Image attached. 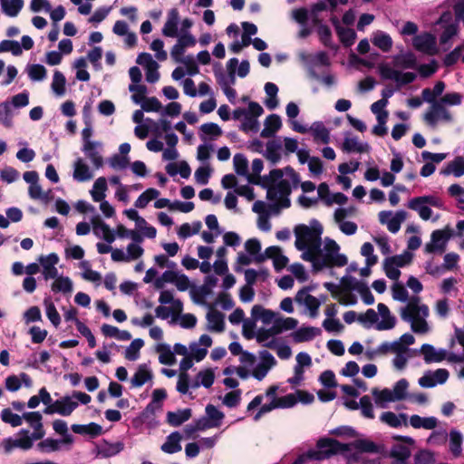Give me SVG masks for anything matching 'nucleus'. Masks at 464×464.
Returning a JSON list of instances; mask_svg holds the SVG:
<instances>
[{"label":"nucleus","instance_id":"603ef678","mask_svg":"<svg viewBox=\"0 0 464 464\" xmlns=\"http://www.w3.org/2000/svg\"><path fill=\"white\" fill-rule=\"evenodd\" d=\"M297 320L292 317L287 318H276L274 320L273 324L276 328L278 334L283 333L284 331L293 330L297 326Z\"/></svg>","mask_w":464,"mask_h":464},{"label":"nucleus","instance_id":"6e6552de","mask_svg":"<svg viewBox=\"0 0 464 464\" xmlns=\"http://www.w3.org/2000/svg\"><path fill=\"white\" fill-rule=\"evenodd\" d=\"M18 435H20L18 439L7 438L3 440L2 445L5 453H10L14 448L28 450L33 447L34 441L37 440L34 438V432L30 434V431L25 429L20 430Z\"/></svg>","mask_w":464,"mask_h":464},{"label":"nucleus","instance_id":"8fccbe9b","mask_svg":"<svg viewBox=\"0 0 464 464\" xmlns=\"http://www.w3.org/2000/svg\"><path fill=\"white\" fill-rule=\"evenodd\" d=\"M406 218L407 212L405 210L397 211L386 225L388 230L393 234L397 233L401 228V223L404 222Z\"/></svg>","mask_w":464,"mask_h":464},{"label":"nucleus","instance_id":"c03bdc74","mask_svg":"<svg viewBox=\"0 0 464 464\" xmlns=\"http://www.w3.org/2000/svg\"><path fill=\"white\" fill-rule=\"evenodd\" d=\"M370 146L367 143H360L356 138H345L343 143V150L347 152H364L368 151Z\"/></svg>","mask_w":464,"mask_h":464},{"label":"nucleus","instance_id":"dca6fc26","mask_svg":"<svg viewBox=\"0 0 464 464\" xmlns=\"http://www.w3.org/2000/svg\"><path fill=\"white\" fill-rule=\"evenodd\" d=\"M42 419V414L39 411H30L23 414V420H26L34 429V438L36 440H42L45 435Z\"/></svg>","mask_w":464,"mask_h":464},{"label":"nucleus","instance_id":"c9c22d12","mask_svg":"<svg viewBox=\"0 0 464 464\" xmlns=\"http://www.w3.org/2000/svg\"><path fill=\"white\" fill-rule=\"evenodd\" d=\"M441 174L447 176L453 174L459 178L464 175V159L462 157H457L454 160L450 162L447 167L441 170Z\"/></svg>","mask_w":464,"mask_h":464},{"label":"nucleus","instance_id":"13d9d810","mask_svg":"<svg viewBox=\"0 0 464 464\" xmlns=\"http://www.w3.org/2000/svg\"><path fill=\"white\" fill-rule=\"evenodd\" d=\"M302 251L301 258L304 261L311 262L314 271H321L320 267L317 266V261H319V249H314L312 246H308Z\"/></svg>","mask_w":464,"mask_h":464},{"label":"nucleus","instance_id":"1a4fd4ad","mask_svg":"<svg viewBox=\"0 0 464 464\" xmlns=\"http://www.w3.org/2000/svg\"><path fill=\"white\" fill-rule=\"evenodd\" d=\"M453 230L447 226L444 229H437L431 233L430 242L425 246V252L434 253L436 251H444L446 244L452 237Z\"/></svg>","mask_w":464,"mask_h":464},{"label":"nucleus","instance_id":"5fc2aeb1","mask_svg":"<svg viewBox=\"0 0 464 464\" xmlns=\"http://www.w3.org/2000/svg\"><path fill=\"white\" fill-rule=\"evenodd\" d=\"M65 83L66 79L64 75L61 72L55 71L52 82V90L53 92L59 96L63 95L65 92Z\"/></svg>","mask_w":464,"mask_h":464},{"label":"nucleus","instance_id":"3c124183","mask_svg":"<svg viewBox=\"0 0 464 464\" xmlns=\"http://www.w3.org/2000/svg\"><path fill=\"white\" fill-rule=\"evenodd\" d=\"M0 123L7 128L13 125L12 106L7 102L0 103Z\"/></svg>","mask_w":464,"mask_h":464},{"label":"nucleus","instance_id":"49530a36","mask_svg":"<svg viewBox=\"0 0 464 464\" xmlns=\"http://www.w3.org/2000/svg\"><path fill=\"white\" fill-rule=\"evenodd\" d=\"M234 169L237 175L247 178L248 173V160L244 154L237 153L233 159Z\"/></svg>","mask_w":464,"mask_h":464},{"label":"nucleus","instance_id":"bf43d9fd","mask_svg":"<svg viewBox=\"0 0 464 464\" xmlns=\"http://www.w3.org/2000/svg\"><path fill=\"white\" fill-rule=\"evenodd\" d=\"M61 440L54 439H45L37 444V449L44 453H50L60 450Z\"/></svg>","mask_w":464,"mask_h":464},{"label":"nucleus","instance_id":"052dcab7","mask_svg":"<svg viewBox=\"0 0 464 464\" xmlns=\"http://www.w3.org/2000/svg\"><path fill=\"white\" fill-rule=\"evenodd\" d=\"M44 303L46 308V315L48 319L53 324V326L57 327L61 323V316L49 298H45Z\"/></svg>","mask_w":464,"mask_h":464},{"label":"nucleus","instance_id":"4be33fe9","mask_svg":"<svg viewBox=\"0 0 464 464\" xmlns=\"http://www.w3.org/2000/svg\"><path fill=\"white\" fill-rule=\"evenodd\" d=\"M264 125L265 127L260 133L261 137H274L276 132L282 127L281 118L277 114H271L266 117Z\"/></svg>","mask_w":464,"mask_h":464},{"label":"nucleus","instance_id":"473e14b6","mask_svg":"<svg viewBox=\"0 0 464 464\" xmlns=\"http://www.w3.org/2000/svg\"><path fill=\"white\" fill-rule=\"evenodd\" d=\"M372 43L374 46L378 47L382 52H389L392 47V37L388 34L382 31L375 33L373 38L372 39Z\"/></svg>","mask_w":464,"mask_h":464},{"label":"nucleus","instance_id":"de8ad7c7","mask_svg":"<svg viewBox=\"0 0 464 464\" xmlns=\"http://www.w3.org/2000/svg\"><path fill=\"white\" fill-rule=\"evenodd\" d=\"M144 345V342L140 338L133 340L126 348L124 355L129 361H136L140 356V350Z\"/></svg>","mask_w":464,"mask_h":464},{"label":"nucleus","instance_id":"6ab92c4d","mask_svg":"<svg viewBox=\"0 0 464 464\" xmlns=\"http://www.w3.org/2000/svg\"><path fill=\"white\" fill-rule=\"evenodd\" d=\"M179 22V14L177 9H171L167 17V21L162 28V34L167 37L178 36V24Z\"/></svg>","mask_w":464,"mask_h":464},{"label":"nucleus","instance_id":"6e6d98bb","mask_svg":"<svg viewBox=\"0 0 464 464\" xmlns=\"http://www.w3.org/2000/svg\"><path fill=\"white\" fill-rule=\"evenodd\" d=\"M1 419L4 422L10 424L12 427H18L23 423V415L20 416L14 413L10 409L6 408L1 411Z\"/></svg>","mask_w":464,"mask_h":464},{"label":"nucleus","instance_id":"4468645a","mask_svg":"<svg viewBox=\"0 0 464 464\" xmlns=\"http://www.w3.org/2000/svg\"><path fill=\"white\" fill-rule=\"evenodd\" d=\"M39 262L43 266V275L45 280L57 277L58 270L55 265L59 262V257L56 254L52 253L48 256H42L39 257Z\"/></svg>","mask_w":464,"mask_h":464},{"label":"nucleus","instance_id":"b1692460","mask_svg":"<svg viewBox=\"0 0 464 464\" xmlns=\"http://www.w3.org/2000/svg\"><path fill=\"white\" fill-rule=\"evenodd\" d=\"M225 314L218 310H210L207 314L208 329L209 331L221 333L225 329Z\"/></svg>","mask_w":464,"mask_h":464},{"label":"nucleus","instance_id":"4c0bfd02","mask_svg":"<svg viewBox=\"0 0 464 464\" xmlns=\"http://www.w3.org/2000/svg\"><path fill=\"white\" fill-rule=\"evenodd\" d=\"M107 180L104 177L98 178L91 190V195L95 202H100L105 198V191L107 190Z\"/></svg>","mask_w":464,"mask_h":464},{"label":"nucleus","instance_id":"a19ab883","mask_svg":"<svg viewBox=\"0 0 464 464\" xmlns=\"http://www.w3.org/2000/svg\"><path fill=\"white\" fill-rule=\"evenodd\" d=\"M123 443L120 441L115 443L105 442L104 444L100 446L98 453L102 458H111L123 450Z\"/></svg>","mask_w":464,"mask_h":464},{"label":"nucleus","instance_id":"69168bd1","mask_svg":"<svg viewBox=\"0 0 464 464\" xmlns=\"http://www.w3.org/2000/svg\"><path fill=\"white\" fill-rule=\"evenodd\" d=\"M0 49L2 52H11L14 56H19L23 53L21 44L14 40H3L0 43Z\"/></svg>","mask_w":464,"mask_h":464},{"label":"nucleus","instance_id":"37998d69","mask_svg":"<svg viewBox=\"0 0 464 464\" xmlns=\"http://www.w3.org/2000/svg\"><path fill=\"white\" fill-rule=\"evenodd\" d=\"M215 375L211 369L200 371L196 377V382L193 384L194 388H198L202 385L205 388H210L214 383Z\"/></svg>","mask_w":464,"mask_h":464},{"label":"nucleus","instance_id":"7ed1b4c3","mask_svg":"<svg viewBox=\"0 0 464 464\" xmlns=\"http://www.w3.org/2000/svg\"><path fill=\"white\" fill-rule=\"evenodd\" d=\"M428 305L420 304V297H411L405 307L401 309V317L403 321L411 323V330L416 334H426L430 327L426 321L429 316Z\"/></svg>","mask_w":464,"mask_h":464},{"label":"nucleus","instance_id":"72a5a7b5","mask_svg":"<svg viewBox=\"0 0 464 464\" xmlns=\"http://www.w3.org/2000/svg\"><path fill=\"white\" fill-rule=\"evenodd\" d=\"M462 441V434L457 430H451L450 432V450L455 458L461 455Z\"/></svg>","mask_w":464,"mask_h":464},{"label":"nucleus","instance_id":"5701e85b","mask_svg":"<svg viewBox=\"0 0 464 464\" xmlns=\"http://www.w3.org/2000/svg\"><path fill=\"white\" fill-rule=\"evenodd\" d=\"M181 440V434L179 431H173L167 437L166 441L160 446V450L168 454L177 453L182 449Z\"/></svg>","mask_w":464,"mask_h":464},{"label":"nucleus","instance_id":"79ce46f5","mask_svg":"<svg viewBox=\"0 0 464 464\" xmlns=\"http://www.w3.org/2000/svg\"><path fill=\"white\" fill-rule=\"evenodd\" d=\"M72 282L68 276H57L52 285V290L55 293L70 294L72 292Z\"/></svg>","mask_w":464,"mask_h":464},{"label":"nucleus","instance_id":"0e129e2a","mask_svg":"<svg viewBox=\"0 0 464 464\" xmlns=\"http://www.w3.org/2000/svg\"><path fill=\"white\" fill-rule=\"evenodd\" d=\"M108 163L113 169H125L130 164V159L128 156L114 154L108 160Z\"/></svg>","mask_w":464,"mask_h":464},{"label":"nucleus","instance_id":"7c9ffc66","mask_svg":"<svg viewBox=\"0 0 464 464\" xmlns=\"http://www.w3.org/2000/svg\"><path fill=\"white\" fill-rule=\"evenodd\" d=\"M408 208L417 211L420 218L423 220H429L431 218L432 210L430 207L426 206L424 202H422L418 198H413L408 202Z\"/></svg>","mask_w":464,"mask_h":464},{"label":"nucleus","instance_id":"39448f33","mask_svg":"<svg viewBox=\"0 0 464 464\" xmlns=\"http://www.w3.org/2000/svg\"><path fill=\"white\" fill-rule=\"evenodd\" d=\"M339 250L340 247L334 240L330 238L325 240L324 248L322 249L320 246L318 251L319 261H317V266L321 270L324 267H341L347 264V257L339 254Z\"/></svg>","mask_w":464,"mask_h":464},{"label":"nucleus","instance_id":"f3484780","mask_svg":"<svg viewBox=\"0 0 464 464\" xmlns=\"http://www.w3.org/2000/svg\"><path fill=\"white\" fill-rule=\"evenodd\" d=\"M378 312L382 316V321L377 323L376 329L379 331L392 329L396 324V318L391 314L388 306L382 303L377 305Z\"/></svg>","mask_w":464,"mask_h":464},{"label":"nucleus","instance_id":"bb28decb","mask_svg":"<svg viewBox=\"0 0 464 464\" xmlns=\"http://www.w3.org/2000/svg\"><path fill=\"white\" fill-rule=\"evenodd\" d=\"M191 417L190 409L179 410L167 412V422L172 427H179Z\"/></svg>","mask_w":464,"mask_h":464},{"label":"nucleus","instance_id":"412c9836","mask_svg":"<svg viewBox=\"0 0 464 464\" xmlns=\"http://www.w3.org/2000/svg\"><path fill=\"white\" fill-rule=\"evenodd\" d=\"M322 333L320 328L314 326H302L292 334L295 343H304L313 340Z\"/></svg>","mask_w":464,"mask_h":464},{"label":"nucleus","instance_id":"c756f323","mask_svg":"<svg viewBox=\"0 0 464 464\" xmlns=\"http://www.w3.org/2000/svg\"><path fill=\"white\" fill-rule=\"evenodd\" d=\"M251 315L255 320L260 319L265 324H270L276 318V314L260 304H255L251 309Z\"/></svg>","mask_w":464,"mask_h":464},{"label":"nucleus","instance_id":"2f4dec72","mask_svg":"<svg viewBox=\"0 0 464 464\" xmlns=\"http://www.w3.org/2000/svg\"><path fill=\"white\" fill-rule=\"evenodd\" d=\"M310 130L315 141H321L327 144L330 141V133L328 129L322 121H315L312 124Z\"/></svg>","mask_w":464,"mask_h":464},{"label":"nucleus","instance_id":"4d7b16f0","mask_svg":"<svg viewBox=\"0 0 464 464\" xmlns=\"http://www.w3.org/2000/svg\"><path fill=\"white\" fill-rule=\"evenodd\" d=\"M317 27V33L320 38V41L323 43L324 45L329 48H334L333 41H332V32L329 26L326 24H322L321 22L316 24Z\"/></svg>","mask_w":464,"mask_h":464},{"label":"nucleus","instance_id":"58836bf2","mask_svg":"<svg viewBox=\"0 0 464 464\" xmlns=\"http://www.w3.org/2000/svg\"><path fill=\"white\" fill-rule=\"evenodd\" d=\"M59 403L58 411L62 416H69L78 407V401H73L71 396H63L59 400H56Z\"/></svg>","mask_w":464,"mask_h":464},{"label":"nucleus","instance_id":"f8f14e48","mask_svg":"<svg viewBox=\"0 0 464 464\" xmlns=\"http://www.w3.org/2000/svg\"><path fill=\"white\" fill-rule=\"evenodd\" d=\"M449 372L446 369H438L434 372L427 371L418 381L422 388H432L439 384H443L449 378Z\"/></svg>","mask_w":464,"mask_h":464},{"label":"nucleus","instance_id":"393cba45","mask_svg":"<svg viewBox=\"0 0 464 464\" xmlns=\"http://www.w3.org/2000/svg\"><path fill=\"white\" fill-rule=\"evenodd\" d=\"M420 352L424 355V361L426 363L433 362H439L446 358V351L440 350L436 351L431 344L424 343L420 348Z\"/></svg>","mask_w":464,"mask_h":464},{"label":"nucleus","instance_id":"c85d7f7f","mask_svg":"<svg viewBox=\"0 0 464 464\" xmlns=\"http://www.w3.org/2000/svg\"><path fill=\"white\" fill-rule=\"evenodd\" d=\"M152 379V373L148 369L146 364H140L132 376L130 380V383L132 387H141L144 385L148 381Z\"/></svg>","mask_w":464,"mask_h":464},{"label":"nucleus","instance_id":"a878e982","mask_svg":"<svg viewBox=\"0 0 464 464\" xmlns=\"http://www.w3.org/2000/svg\"><path fill=\"white\" fill-rule=\"evenodd\" d=\"M380 419L382 422L388 424L392 428H399L402 424L404 426L408 425V417L405 413H400L399 415H397L392 411H384L382 413Z\"/></svg>","mask_w":464,"mask_h":464},{"label":"nucleus","instance_id":"a18cd8bd","mask_svg":"<svg viewBox=\"0 0 464 464\" xmlns=\"http://www.w3.org/2000/svg\"><path fill=\"white\" fill-rule=\"evenodd\" d=\"M157 352L160 353L159 361L162 364L172 365L175 363L174 353L170 350L168 344H159L157 346Z\"/></svg>","mask_w":464,"mask_h":464},{"label":"nucleus","instance_id":"680f3d73","mask_svg":"<svg viewBox=\"0 0 464 464\" xmlns=\"http://www.w3.org/2000/svg\"><path fill=\"white\" fill-rule=\"evenodd\" d=\"M27 73L32 81H43L46 77V69L42 64H32L27 68Z\"/></svg>","mask_w":464,"mask_h":464},{"label":"nucleus","instance_id":"f03ea898","mask_svg":"<svg viewBox=\"0 0 464 464\" xmlns=\"http://www.w3.org/2000/svg\"><path fill=\"white\" fill-rule=\"evenodd\" d=\"M392 64L394 68L388 64H381L379 66V72L382 79L395 81L399 87L411 83L416 80L417 75L415 72H402L395 69H416L417 57L412 52L394 55L392 57Z\"/></svg>","mask_w":464,"mask_h":464},{"label":"nucleus","instance_id":"cd10ccee","mask_svg":"<svg viewBox=\"0 0 464 464\" xmlns=\"http://www.w3.org/2000/svg\"><path fill=\"white\" fill-rule=\"evenodd\" d=\"M410 424L414 429H426L432 430L438 425V420L435 417H420L417 414L411 415L410 418Z\"/></svg>","mask_w":464,"mask_h":464},{"label":"nucleus","instance_id":"aec40b11","mask_svg":"<svg viewBox=\"0 0 464 464\" xmlns=\"http://www.w3.org/2000/svg\"><path fill=\"white\" fill-rule=\"evenodd\" d=\"M281 149L282 141L280 138L268 140L266 143V149L263 152V155L267 160H269L273 165H275L281 160Z\"/></svg>","mask_w":464,"mask_h":464},{"label":"nucleus","instance_id":"f704fd0d","mask_svg":"<svg viewBox=\"0 0 464 464\" xmlns=\"http://www.w3.org/2000/svg\"><path fill=\"white\" fill-rule=\"evenodd\" d=\"M3 12L10 17H15L24 6V0H1Z\"/></svg>","mask_w":464,"mask_h":464},{"label":"nucleus","instance_id":"9d476101","mask_svg":"<svg viewBox=\"0 0 464 464\" xmlns=\"http://www.w3.org/2000/svg\"><path fill=\"white\" fill-rule=\"evenodd\" d=\"M259 358L260 362L253 370L252 374L256 380L262 381L268 372L276 365V360L267 350L260 351Z\"/></svg>","mask_w":464,"mask_h":464},{"label":"nucleus","instance_id":"338daca9","mask_svg":"<svg viewBox=\"0 0 464 464\" xmlns=\"http://www.w3.org/2000/svg\"><path fill=\"white\" fill-rule=\"evenodd\" d=\"M408 387L409 382L406 379H401L395 383L392 393L396 401H401L406 398Z\"/></svg>","mask_w":464,"mask_h":464},{"label":"nucleus","instance_id":"ea45409f","mask_svg":"<svg viewBox=\"0 0 464 464\" xmlns=\"http://www.w3.org/2000/svg\"><path fill=\"white\" fill-rule=\"evenodd\" d=\"M206 417L214 428H218L222 424L225 414L220 411L216 406L208 404L205 409Z\"/></svg>","mask_w":464,"mask_h":464},{"label":"nucleus","instance_id":"0eeeda50","mask_svg":"<svg viewBox=\"0 0 464 464\" xmlns=\"http://www.w3.org/2000/svg\"><path fill=\"white\" fill-rule=\"evenodd\" d=\"M423 120L428 125L435 127L440 120L445 122H451L453 117L446 108V105L438 101L424 113Z\"/></svg>","mask_w":464,"mask_h":464},{"label":"nucleus","instance_id":"ddd939ff","mask_svg":"<svg viewBox=\"0 0 464 464\" xmlns=\"http://www.w3.org/2000/svg\"><path fill=\"white\" fill-rule=\"evenodd\" d=\"M295 301L304 304L310 312V316L314 318L317 316L320 302L316 297L308 294L307 288L299 290L295 295Z\"/></svg>","mask_w":464,"mask_h":464},{"label":"nucleus","instance_id":"e433bc0d","mask_svg":"<svg viewBox=\"0 0 464 464\" xmlns=\"http://www.w3.org/2000/svg\"><path fill=\"white\" fill-rule=\"evenodd\" d=\"M336 34L339 37L340 42L345 46H352L356 39V33L352 28L343 27L341 25H337Z\"/></svg>","mask_w":464,"mask_h":464},{"label":"nucleus","instance_id":"e2e57ef3","mask_svg":"<svg viewBox=\"0 0 464 464\" xmlns=\"http://www.w3.org/2000/svg\"><path fill=\"white\" fill-rule=\"evenodd\" d=\"M372 395L375 398L376 403L396 401L394 394L392 393V390L387 388L382 391H379L378 389H373Z\"/></svg>","mask_w":464,"mask_h":464},{"label":"nucleus","instance_id":"f257e3e1","mask_svg":"<svg viewBox=\"0 0 464 464\" xmlns=\"http://www.w3.org/2000/svg\"><path fill=\"white\" fill-rule=\"evenodd\" d=\"M263 167V160L255 159L252 162L253 174L247 175V180L266 189V198L271 201L267 207L269 212L273 215H278L282 208H287L291 206L289 196L292 192V187L289 180L282 179L283 176L285 175L290 179L294 188L297 187L300 177L290 166L284 169H274L270 170L268 175L260 177Z\"/></svg>","mask_w":464,"mask_h":464},{"label":"nucleus","instance_id":"2eb2a0df","mask_svg":"<svg viewBox=\"0 0 464 464\" xmlns=\"http://www.w3.org/2000/svg\"><path fill=\"white\" fill-rule=\"evenodd\" d=\"M102 147V144L100 141H88L87 144H83L82 147V151L96 169H100L103 166V159L100 153Z\"/></svg>","mask_w":464,"mask_h":464},{"label":"nucleus","instance_id":"09e8293b","mask_svg":"<svg viewBox=\"0 0 464 464\" xmlns=\"http://www.w3.org/2000/svg\"><path fill=\"white\" fill-rule=\"evenodd\" d=\"M352 288L356 290L361 295V297L365 304L370 305L374 303V296L366 284L355 281V284L352 286Z\"/></svg>","mask_w":464,"mask_h":464},{"label":"nucleus","instance_id":"a211bd4d","mask_svg":"<svg viewBox=\"0 0 464 464\" xmlns=\"http://www.w3.org/2000/svg\"><path fill=\"white\" fill-rule=\"evenodd\" d=\"M93 174L89 166L82 158L77 159L73 163L72 178L78 182H85L92 179Z\"/></svg>","mask_w":464,"mask_h":464},{"label":"nucleus","instance_id":"20e7f679","mask_svg":"<svg viewBox=\"0 0 464 464\" xmlns=\"http://www.w3.org/2000/svg\"><path fill=\"white\" fill-rule=\"evenodd\" d=\"M295 246L298 250H304L308 246L314 249H319L322 246L323 227L315 219L311 221V226L304 224L295 226Z\"/></svg>","mask_w":464,"mask_h":464},{"label":"nucleus","instance_id":"423d86ee","mask_svg":"<svg viewBox=\"0 0 464 464\" xmlns=\"http://www.w3.org/2000/svg\"><path fill=\"white\" fill-rule=\"evenodd\" d=\"M347 450H349V446L347 444H343L334 439L324 438L318 440L317 450H309L307 456L312 459L322 460L328 459L336 453Z\"/></svg>","mask_w":464,"mask_h":464},{"label":"nucleus","instance_id":"774afa93","mask_svg":"<svg viewBox=\"0 0 464 464\" xmlns=\"http://www.w3.org/2000/svg\"><path fill=\"white\" fill-rule=\"evenodd\" d=\"M378 314L373 309H368L364 314L358 315V322L363 324L365 327H370L373 324L378 322Z\"/></svg>","mask_w":464,"mask_h":464},{"label":"nucleus","instance_id":"9b49d317","mask_svg":"<svg viewBox=\"0 0 464 464\" xmlns=\"http://www.w3.org/2000/svg\"><path fill=\"white\" fill-rule=\"evenodd\" d=\"M412 44L418 52L430 55L437 53L436 38L430 33L415 35Z\"/></svg>","mask_w":464,"mask_h":464},{"label":"nucleus","instance_id":"864d4df0","mask_svg":"<svg viewBox=\"0 0 464 464\" xmlns=\"http://www.w3.org/2000/svg\"><path fill=\"white\" fill-rule=\"evenodd\" d=\"M411 456V450L407 446L397 444L391 450V457L401 463H404Z\"/></svg>","mask_w":464,"mask_h":464}]
</instances>
